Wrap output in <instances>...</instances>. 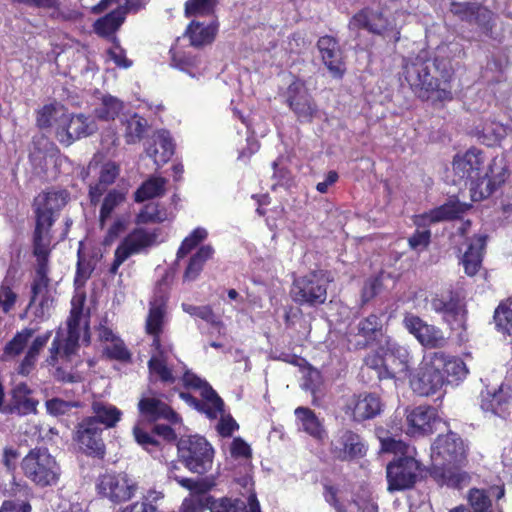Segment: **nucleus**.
Wrapping results in <instances>:
<instances>
[{
  "instance_id": "51",
  "label": "nucleus",
  "mask_w": 512,
  "mask_h": 512,
  "mask_svg": "<svg viewBox=\"0 0 512 512\" xmlns=\"http://www.w3.org/2000/svg\"><path fill=\"white\" fill-rule=\"evenodd\" d=\"M52 307L53 299L50 294L32 295L29 303L33 315L42 321L50 317Z\"/></svg>"
},
{
  "instance_id": "2",
  "label": "nucleus",
  "mask_w": 512,
  "mask_h": 512,
  "mask_svg": "<svg viewBox=\"0 0 512 512\" xmlns=\"http://www.w3.org/2000/svg\"><path fill=\"white\" fill-rule=\"evenodd\" d=\"M69 193L64 189L48 190L34 199L36 225L33 241L51 243L50 229L55 222L54 214L68 202Z\"/></svg>"
},
{
  "instance_id": "13",
  "label": "nucleus",
  "mask_w": 512,
  "mask_h": 512,
  "mask_svg": "<svg viewBox=\"0 0 512 512\" xmlns=\"http://www.w3.org/2000/svg\"><path fill=\"white\" fill-rule=\"evenodd\" d=\"M103 431L104 428L99 426L94 418L85 417L75 427L74 440L87 455L103 458L105 455Z\"/></svg>"
},
{
  "instance_id": "5",
  "label": "nucleus",
  "mask_w": 512,
  "mask_h": 512,
  "mask_svg": "<svg viewBox=\"0 0 512 512\" xmlns=\"http://www.w3.org/2000/svg\"><path fill=\"white\" fill-rule=\"evenodd\" d=\"M21 465L25 476L42 487L56 484L61 473L58 463L46 448L31 450Z\"/></svg>"
},
{
  "instance_id": "21",
  "label": "nucleus",
  "mask_w": 512,
  "mask_h": 512,
  "mask_svg": "<svg viewBox=\"0 0 512 512\" xmlns=\"http://www.w3.org/2000/svg\"><path fill=\"white\" fill-rule=\"evenodd\" d=\"M286 102L301 122H311L318 111L312 96L300 81L289 85Z\"/></svg>"
},
{
  "instance_id": "34",
  "label": "nucleus",
  "mask_w": 512,
  "mask_h": 512,
  "mask_svg": "<svg viewBox=\"0 0 512 512\" xmlns=\"http://www.w3.org/2000/svg\"><path fill=\"white\" fill-rule=\"evenodd\" d=\"M382 327L381 318L375 314H370L368 317L360 320L358 324L352 328V332L355 333V336L363 338V341H359L357 344L366 346L379 335H382Z\"/></svg>"
},
{
  "instance_id": "58",
  "label": "nucleus",
  "mask_w": 512,
  "mask_h": 512,
  "mask_svg": "<svg viewBox=\"0 0 512 512\" xmlns=\"http://www.w3.org/2000/svg\"><path fill=\"white\" fill-rule=\"evenodd\" d=\"M148 367L151 374H156L161 381L173 383L174 377L171 370L167 367L166 362L160 356H153L148 362Z\"/></svg>"
},
{
  "instance_id": "37",
  "label": "nucleus",
  "mask_w": 512,
  "mask_h": 512,
  "mask_svg": "<svg viewBox=\"0 0 512 512\" xmlns=\"http://www.w3.org/2000/svg\"><path fill=\"white\" fill-rule=\"evenodd\" d=\"M119 174V168L114 163H106L102 166L99 180L95 185L90 186L89 196L93 204L100 201V197L106 191L107 187L112 184Z\"/></svg>"
},
{
  "instance_id": "6",
  "label": "nucleus",
  "mask_w": 512,
  "mask_h": 512,
  "mask_svg": "<svg viewBox=\"0 0 512 512\" xmlns=\"http://www.w3.org/2000/svg\"><path fill=\"white\" fill-rule=\"evenodd\" d=\"M330 280L324 271H312L293 281L290 295L299 305L316 306L327 299V287Z\"/></svg>"
},
{
  "instance_id": "14",
  "label": "nucleus",
  "mask_w": 512,
  "mask_h": 512,
  "mask_svg": "<svg viewBox=\"0 0 512 512\" xmlns=\"http://www.w3.org/2000/svg\"><path fill=\"white\" fill-rule=\"evenodd\" d=\"M382 406L381 399L377 394L361 393L347 397L342 410L352 421L360 423L378 416L382 411Z\"/></svg>"
},
{
  "instance_id": "42",
  "label": "nucleus",
  "mask_w": 512,
  "mask_h": 512,
  "mask_svg": "<svg viewBox=\"0 0 512 512\" xmlns=\"http://www.w3.org/2000/svg\"><path fill=\"white\" fill-rule=\"evenodd\" d=\"M179 470V466L176 463L171 462L168 465V478L176 481L179 485L186 488L187 490H190L191 492L194 493L202 494L209 491L210 488L212 487V483L206 479L194 480L191 478L181 477L178 474Z\"/></svg>"
},
{
  "instance_id": "7",
  "label": "nucleus",
  "mask_w": 512,
  "mask_h": 512,
  "mask_svg": "<svg viewBox=\"0 0 512 512\" xmlns=\"http://www.w3.org/2000/svg\"><path fill=\"white\" fill-rule=\"evenodd\" d=\"M183 382L187 387L200 389L203 400H198L191 394L184 392L180 393V397L196 410L205 413L208 418L216 419L218 414L222 412L224 405L216 391L206 381L191 372L184 374Z\"/></svg>"
},
{
  "instance_id": "64",
  "label": "nucleus",
  "mask_w": 512,
  "mask_h": 512,
  "mask_svg": "<svg viewBox=\"0 0 512 512\" xmlns=\"http://www.w3.org/2000/svg\"><path fill=\"white\" fill-rule=\"evenodd\" d=\"M477 3H458L453 2L451 3L450 11L458 16L461 20L467 21L468 23L473 22V13L477 12Z\"/></svg>"
},
{
  "instance_id": "46",
  "label": "nucleus",
  "mask_w": 512,
  "mask_h": 512,
  "mask_svg": "<svg viewBox=\"0 0 512 512\" xmlns=\"http://www.w3.org/2000/svg\"><path fill=\"white\" fill-rule=\"evenodd\" d=\"M81 362L78 353L72 362H69L65 359L59 358L55 367L54 377L58 381L66 382V383H76L81 380V376L79 373L73 371L74 367H77Z\"/></svg>"
},
{
  "instance_id": "30",
  "label": "nucleus",
  "mask_w": 512,
  "mask_h": 512,
  "mask_svg": "<svg viewBox=\"0 0 512 512\" xmlns=\"http://www.w3.org/2000/svg\"><path fill=\"white\" fill-rule=\"evenodd\" d=\"M147 155L160 167L167 163L174 154V145L169 132L162 130L153 135V145L146 149Z\"/></svg>"
},
{
  "instance_id": "28",
  "label": "nucleus",
  "mask_w": 512,
  "mask_h": 512,
  "mask_svg": "<svg viewBox=\"0 0 512 512\" xmlns=\"http://www.w3.org/2000/svg\"><path fill=\"white\" fill-rule=\"evenodd\" d=\"M481 408L485 412L501 418H506L512 413V387L501 385L494 393L487 392L483 395Z\"/></svg>"
},
{
  "instance_id": "22",
  "label": "nucleus",
  "mask_w": 512,
  "mask_h": 512,
  "mask_svg": "<svg viewBox=\"0 0 512 512\" xmlns=\"http://www.w3.org/2000/svg\"><path fill=\"white\" fill-rule=\"evenodd\" d=\"M410 355L406 347L394 341H387V348L382 357L384 372L380 377L396 378L400 375L406 376L409 369Z\"/></svg>"
},
{
  "instance_id": "48",
  "label": "nucleus",
  "mask_w": 512,
  "mask_h": 512,
  "mask_svg": "<svg viewBox=\"0 0 512 512\" xmlns=\"http://www.w3.org/2000/svg\"><path fill=\"white\" fill-rule=\"evenodd\" d=\"M469 205L459 201H449L431 212L433 221L452 220L458 218L469 209Z\"/></svg>"
},
{
  "instance_id": "8",
  "label": "nucleus",
  "mask_w": 512,
  "mask_h": 512,
  "mask_svg": "<svg viewBox=\"0 0 512 512\" xmlns=\"http://www.w3.org/2000/svg\"><path fill=\"white\" fill-rule=\"evenodd\" d=\"M97 493L114 504L130 500L138 490V483L126 473H104L95 484Z\"/></svg>"
},
{
  "instance_id": "20",
  "label": "nucleus",
  "mask_w": 512,
  "mask_h": 512,
  "mask_svg": "<svg viewBox=\"0 0 512 512\" xmlns=\"http://www.w3.org/2000/svg\"><path fill=\"white\" fill-rule=\"evenodd\" d=\"M349 30L354 33V38L358 36V30L363 28L374 34H383L391 30L394 31V41L400 39V31L396 25L391 23L384 17L382 12L373 11L371 9H363L350 20Z\"/></svg>"
},
{
  "instance_id": "15",
  "label": "nucleus",
  "mask_w": 512,
  "mask_h": 512,
  "mask_svg": "<svg viewBox=\"0 0 512 512\" xmlns=\"http://www.w3.org/2000/svg\"><path fill=\"white\" fill-rule=\"evenodd\" d=\"M98 130L96 122L84 114L72 115L66 112L62 120V126L56 129L57 140L69 146L74 141L94 134Z\"/></svg>"
},
{
  "instance_id": "55",
  "label": "nucleus",
  "mask_w": 512,
  "mask_h": 512,
  "mask_svg": "<svg viewBox=\"0 0 512 512\" xmlns=\"http://www.w3.org/2000/svg\"><path fill=\"white\" fill-rule=\"evenodd\" d=\"M496 325L507 334H512V302L502 303L494 313Z\"/></svg>"
},
{
  "instance_id": "26",
  "label": "nucleus",
  "mask_w": 512,
  "mask_h": 512,
  "mask_svg": "<svg viewBox=\"0 0 512 512\" xmlns=\"http://www.w3.org/2000/svg\"><path fill=\"white\" fill-rule=\"evenodd\" d=\"M50 244L47 242L33 241V253L37 258L36 275L32 284V295L50 294L48 290V257Z\"/></svg>"
},
{
  "instance_id": "62",
  "label": "nucleus",
  "mask_w": 512,
  "mask_h": 512,
  "mask_svg": "<svg viewBox=\"0 0 512 512\" xmlns=\"http://www.w3.org/2000/svg\"><path fill=\"white\" fill-rule=\"evenodd\" d=\"M477 12L473 13V22L471 24L478 25L485 33L491 31L493 27V13L477 4Z\"/></svg>"
},
{
  "instance_id": "39",
  "label": "nucleus",
  "mask_w": 512,
  "mask_h": 512,
  "mask_svg": "<svg viewBox=\"0 0 512 512\" xmlns=\"http://www.w3.org/2000/svg\"><path fill=\"white\" fill-rule=\"evenodd\" d=\"M295 415L300 420L302 429L315 439L322 440L326 436L325 429L315 413L306 407H298Z\"/></svg>"
},
{
  "instance_id": "47",
  "label": "nucleus",
  "mask_w": 512,
  "mask_h": 512,
  "mask_svg": "<svg viewBox=\"0 0 512 512\" xmlns=\"http://www.w3.org/2000/svg\"><path fill=\"white\" fill-rule=\"evenodd\" d=\"M416 339L427 348H442L447 344V338L443 332L439 328L427 323L422 326V330Z\"/></svg>"
},
{
  "instance_id": "41",
  "label": "nucleus",
  "mask_w": 512,
  "mask_h": 512,
  "mask_svg": "<svg viewBox=\"0 0 512 512\" xmlns=\"http://www.w3.org/2000/svg\"><path fill=\"white\" fill-rule=\"evenodd\" d=\"M66 109L62 105H45L37 113V125L40 128L55 127V130L62 126V120L66 115Z\"/></svg>"
},
{
  "instance_id": "12",
  "label": "nucleus",
  "mask_w": 512,
  "mask_h": 512,
  "mask_svg": "<svg viewBox=\"0 0 512 512\" xmlns=\"http://www.w3.org/2000/svg\"><path fill=\"white\" fill-rule=\"evenodd\" d=\"M419 472L420 464L413 457L395 459L386 469L388 490L392 492L411 488L416 483Z\"/></svg>"
},
{
  "instance_id": "32",
  "label": "nucleus",
  "mask_w": 512,
  "mask_h": 512,
  "mask_svg": "<svg viewBox=\"0 0 512 512\" xmlns=\"http://www.w3.org/2000/svg\"><path fill=\"white\" fill-rule=\"evenodd\" d=\"M477 136L483 144L492 147L500 144L505 137H512V128L495 120H485L478 128Z\"/></svg>"
},
{
  "instance_id": "16",
  "label": "nucleus",
  "mask_w": 512,
  "mask_h": 512,
  "mask_svg": "<svg viewBox=\"0 0 512 512\" xmlns=\"http://www.w3.org/2000/svg\"><path fill=\"white\" fill-rule=\"evenodd\" d=\"M484 155L478 149H470L463 155H457L453 161V171L460 180L470 183V190L482 180Z\"/></svg>"
},
{
  "instance_id": "36",
  "label": "nucleus",
  "mask_w": 512,
  "mask_h": 512,
  "mask_svg": "<svg viewBox=\"0 0 512 512\" xmlns=\"http://www.w3.org/2000/svg\"><path fill=\"white\" fill-rule=\"evenodd\" d=\"M165 312V300L162 297L155 299L150 303L149 314L146 321V330L149 334L155 335L153 345L157 348L160 346L158 334L161 332Z\"/></svg>"
},
{
  "instance_id": "11",
  "label": "nucleus",
  "mask_w": 512,
  "mask_h": 512,
  "mask_svg": "<svg viewBox=\"0 0 512 512\" xmlns=\"http://www.w3.org/2000/svg\"><path fill=\"white\" fill-rule=\"evenodd\" d=\"M442 360L438 357L430 358V361L423 362L416 373L410 379L412 390L420 396L435 394L444 385V376L440 372Z\"/></svg>"
},
{
  "instance_id": "43",
  "label": "nucleus",
  "mask_w": 512,
  "mask_h": 512,
  "mask_svg": "<svg viewBox=\"0 0 512 512\" xmlns=\"http://www.w3.org/2000/svg\"><path fill=\"white\" fill-rule=\"evenodd\" d=\"M166 184L167 179L163 177L149 178L135 192V201L143 202L164 195Z\"/></svg>"
},
{
  "instance_id": "40",
  "label": "nucleus",
  "mask_w": 512,
  "mask_h": 512,
  "mask_svg": "<svg viewBox=\"0 0 512 512\" xmlns=\"http://www.w3.org/2000/svg\"><path fill=\"white\" fill-rule=\"evenodd\" d=\"M432 355L441 358L440 372L443 371L450 378L448 379L449 382L461 380L467 375L468 370L461 359L449 357L443 352H435Z\"/></svg>"
},
{
  "instance_id": "45",
  "label": "nucleus",
  "mask_w": 512,
  "mask_h": 512,
  "mask_svg": "<svg viewBox=\"0 0 512 512\" xmlns=\"http://www.w3.org/2000/svg\"><path fill=\"white\" fill-rule=\"evenodd\" d=\"M123 125L125 127L124 136L126 142L128 144H134L142 139L147 128V121L139 115L133 114L126 117L125 121H123Z\"/></svg>"
},
{
  "instance_id": "54",
  "label": "nucleus",
  "mask_w": 512,
  "mask_h": 512,
  "mask_svg": "<svg viewBox=\"0 0 512 512\" xmlns=\"http://www.w3.org/2000/svg\"><path fill=\"white\" fill-rule=\"evenodd\" d=\"M467 499L473 509L472 512H487L492 505L489 491L484 489H471L468 493Z\"/></svg>"
},
{
  "instance_id": "18",
  "label": "nucleus",
  "mask_w": 512,
  "mask_h": 512,
  "mask_svg": "<svg viewBox=\"0 0 512 512\" xmlns=\"http://www.w3.org/2000/svg\"><path fill=\"white\" fill-rule=\"evenodd\" d=\"M509 170L504 157H495L483 172L482 180L472 188L473 200L489 197L508 178Z\"/></svg>"
},
{
  "instance_id": "10",
  "label": "nucleus",
  "mask_w": 512,
  "mask_h": 512,
  "mask_svg": "<svg viewBox=\"0 0 512 512\" xmlns=\"http://www.w3.org/2000/svg\"><path fill=\"white\" fill-rule=\"evenodd\" d=\"M434 468L441 466L460 465L466 459V448L463 440L453 432L440 435L432 447Z\"/></svg>"
},
{
  "instance_id": "63",
  "label": "nucleus",
  "mask_w": 512,
  "mask_h": 512,
  "mask_svg": "<svg viewBox=\"0 0 512 512\" xmlns=\"http://www.w3.org/2000/svg\"><path fill=\"white\" fill-rule=\"evenodd\" d=\"M105 354L111 358L119 361H128L131 357L129 351L125 347L122 340L119 338L110 344L106 345L104 348Z\"/></svg>"
},
{
  "instance_id": "4",
  "label": "nucleus",
  "mask_w": 512,
  "mask_h": 512,
  "mask_svg": "<svg viewBox=\"0 0 512 512\" xmlns=\"http://www.w3.org/2000/svg\"><path fill=\"white\" fill-rule=\"evenodd\" d=\"M82 317L81 308L73 307L67 320L66 334L61 330L57 331L51 346L46 362L49 366H55L59 358L72 362L79 351L80 321Z\"/></svg>"
},
{
  "instance_id": "53",
  "label": "nucleus",
  "mask_w": 512,
  "mask_h": 512,
  "mask_svg": "<svg viewBox=\"0 0 512 512\" xmlns=\"http://www.w3.org/2000/svg\"><path fill=\"white\" fill-rule=\"evenodd\" d=\"M35 329L25 328L18 332L5 346L4 352L8 356L19 355L27 346L29 340L32 338Z\"/></svg>"
},
{
  "instance_id": "49",
  "label": "nucleus",
  "mask_w": 512,
  "mask_h": 512,
  "mask_svg": "<svg viewBox=\"0 0 512 512\" xmlns=\"http://www.w3.org/2000/svg\"><path fill=\"white\" fill-rule=\"evenodd\" d=\"M168 220V213L158 203L146 204L136 217L137 224L161 223Z\"/></svg>"
},
{
  "instance_id": "33",
  "label": "nucleus",
  "mask_w": 512,
  "mask_h": 512,
  "mask_svg": "<svg viewBox=\"0 0 512 512\" xmlns=\"http://www.w3.org/2000/svg\"><path fill=\"white\" fill-rule=\"evenodd\" d=\"M94 418L104 429L113 428L121 420L122 412L114 405L102 401H94L91 405Z\"/></svg>"
},
{
  "instance_id": "57",
  "label": "nucleus",
  "mask_w": 512,
  "mask_h": 512,
  "mask_svg": "<svg viewBox=\"0 0 512 512\" xmlns=\"http://www.w3.org/2000/svg\"><path fill=\"white\" fill-rule=\"evenodd\" d=\"M215 0H188L185 5L187 16H203L213 12Z\"/></svg>"
},
{
  "instance_id": "19",
  "label": "nucleus",
  "mask_w": 512,
  "mask_h": 512,
  "mask_svg": "<svg viewBox=\"0 0 512 512\" xmlns=\"http://www.w3.org/2000/svg\"><path fill=\"white\" fill-rule=\"evenodd\" d=\"M432 309L443 315L452 330H464L466 324V310L462 299L452 292L447 297L435 296L431 300Z\"/></svg>"
},
{
  "instance_id": "27",
  "label": "nucleus",
  "mask_w": 512,
  "mask_h": 512,
  "mask_svg": "<svg viewBox=\"0 0 512 512\" xmlns=\"http://www.w3.org/2000/svg\"><path fill=\"white\" fill-rule=\"evenodd\" d=\"M31 389L26 383H19L11 390V400L6 404L3 414L25 416L36 413L38 401L31 397Z\"/></svg>"
},
{
  "instance_id": "9",
  "label": "nucleus",
  "mask_w": 512,
  "mask_h": 512,
  "mask_svg": "<svg viewBox=\"0 0 512 512\" xmlns=\"http://www.w3.org/2000/svg\"><path fill=\"white\" fill-rule=\"evenodd\" d=\"M157 232L136 228L130 232L118 245L114 253V261L110 273L116 274L120 265L130 256L141 253L157 242Z\"/></svg>"
},
{
  "instance_id": "23",
  "label": "nucleus",
  "mask_w": 512,
  "mask_h": 512,
  "mask_svg": "<svg viewBox=\"0 0 512 512\" xmlns=\"http://www.w3.org/2000/svg\"><path fill=\"white\" fill-rule=\"evenodd\" d=\"M138 409L140 414L148 421L164 419L172 424L180 421L179 415L167 403L152 393L142 396L138 402Z\"/></svg>"
},
{
  "instance_id": "60",
  "label": "nucleus",
  "mask_w": 512,
  "mask_h": 512,
  "mask_svg": "<svg viewBox=\"0 0 512 512\" xmlns=\"http://www.w3.org/2000/svg\"><path fill=\"white\" fill-rule=\"evenodd\" d=\"M124 200L122 193L112 190L104 198L101 210H100V221L104 224L105 220L108 219L114 210Z\"/></svg>"
},
{
  "instance_id": "31",
  "label": "nucleus",
  "mask_w": 512,
  "mask_h": 512,
  "mask_svg": "<svg viewBox=\"0 0 512 512\" xmlns=\"http://www.w3.org/2000/svg\"><path fill=\"white\" fill-rule=\"evenodd\" d=\"M487 236L477 235L473 237L468 245L467 251L463 255V265L465 273L468 276H474L482 264L483 252L486 247Z\"/></svg>"
},
{
  "instance_id": "25",
  "label": "nucleus",
  "mask_w": 512,
  "mask_h": 512,
  "mask_svg": "<svg viewBox=\"0 0 512 512\" xmlns=\"http://www.w3.org/2000/svg\"><path fill=\"white\" fill-rule=\"evenodd\" d=\"M440 422L436 410L428 406H418L407 415L408 430L411 435L431 434Z\"/></svg>"
},
{
  "instance_id": "3",
  "label": "nucleus",
  "mask_w": 512,
  "mask_h": 512,
  "mask_svg": "<svg viewBox=\"0 0 512 512\" xmlns=\"http://www.w3.org/2000/svg\"><path fill=\"white\" fill-rule=\"evenodd\" d=\"M177 452L179 461L192 473L203 475L212 468L214 449L202 436L181 437Z\"/></svg>"
},
{
  "instance_id": "59",
  "label": "nucleus",
  "mask_w": 512,
  "mask_h": 512,
  "mask_svg": "<svg viewBox=\"0 0 512 512\" xmlns=\"http://www.w3.org/2000/svg\"><path fill=\"white\" fill-rule=\"evenodd\" d=\"M384 275L379 274L376 277L370 278L365 282L362 289V302L367 303L373 299L376 295L380 294L384 290Z\"/></svg>"
},
{
  "instance_id": "52",
  "label": "nucleus",
  "mask_w": 512,
  "mask_h": 512,
  "mask_svg": "<svg viewBox=\"0 0 512 512\" xmlns=\"http://www.w3.org/2000/svg\"><path fill=\"white\" fill-rule=\"evenodd\" d=\"M45 406L50 415L60 417L72 414L74 409H78L82 406V403L79 401H66L55 397L47 400Z\"/></svg>"
},
{
  "instance_id": "1",
  "label": "nucleus",
  "mask_w": 512,
  "mask_h": 512,
  "mask_svg": "<svg viewBox=\"0 0 512 512\" xmlns=\"http://www.w3.org/2000/svg\"><path fill=\"white\" fill-rule=\"evenodd\" d=\"M438 67L435 60L418 55L404 65V78L412 91L422 100L435 99L446 101L452 99L451 91L440 86L436 76Z\"/></svg>"
},
{
  "instance_id": "44",
  "label": "nucleus",
  "mask_w": 512,
  "mask_h": 512,
  "mask_svg": "<svg viewBox=\"0 0 512 512\" xmlns=\"http://www.w3.org/2000/svg\"><path fill=\"white\" fill-rule=\"evenodd\" d=\"M214 253L211 245H203L190 258L188 266L184 273L185 280H195L203 269L204 263L209 260Z\"/></svg>"
},
{
  "instance_id": "17",
  "label": "nucleus",
  "mask_w": 512,
  "mask_h": 512,
  "mask_svg": "<svg viewBox=\"0 0 512 512\" xmlns=\"http://www.w3.org/2000/svg\"><path fill=\"white\" fill-rule=\"evenodd\" d=\"M330 451L340 461H352L366 455L367 445L359 434L345 429L331 441Z\"/></svg>"
},
{
  "instance_id": "56",
  "label": "nucleus",
  "mask_w": 512,
  "mask_h": 512,
  "mask_svg": "<svg viewBox=\"0 0 512 512\" xmlns=\"http://www.w3.org/2000/svg\"><path fill=\"white\" fill-rule=\"evenodd\" d=\"M207 235L208 233L204 228H196L188 237L183 240L177 252V257L182 258L186 256L194 247L205 240Z\"/></svg>"
},
{
  "instance_id": "24",
  "label": "nucleus",
  "mask_w": 512,
  "mask_h": 512,
  "mask_svg": "<svg viewBox=\"0 0 512 512\" xmlns=\"http://www.w3.org/2000/svg\"><path fill=\"white\" fill-rule=\"evenodd\" d=\"M322 61L333 77L341 78L345 72L343 53L339 44L332 36L320 37L317 42Z\"/></svg>"
},
{
  "instance_id": "29",
  "label": "nucleus",
  "mask_w": 512,
  "mask_h": 512,
  "mask_svg": "<svg viewBox=\"0 0 512 512\" xmlns=\"http://www.w3.org/2000/svg\"><path fill=\"white\" fill-rule=\"evenodd\" d=\"M119 7L106 16L98 19L94 24L95 32L103 37L112 35L125 20L127 12L132 8L133 3L130 0L120 2Z\"/></svg>"
},
{
  "instance_id": "35",
  "label": "nucleus",
  "mask_w": 512,
  "mask_h": 512,
  "mask_svg": "<svg viewBox=\"0 0 512 512\" xmlns=\"http://www.w3.org/2000/svg\"><path fill=\"white\" fill-rule=\"evenodd\" d=\"M457 465L441 466L434 468L435 477H439L442 484L448 487L461 489L470 483L469 473L456 467Z\"/></svg>"
},
{
  "instance_id": "61",
  "label": "nucleus",
  "mask_w": 512,
  "mask_h": 512,
  "mask_svg": "<svg viewBox=\"0 0 512 512\" xmlns=\"http://www.w3.org/2000/svg\"><path fill=\"white\" fill-rule=\"evenodd\" d=\"M247 504L240 499H221L211 507V512H246Z\"/></svg>"
},
{
  "instance_id": "38",
  "label": "nucleus",
  "mask_w": 512,
  "mask_h": 512,
  "mask_svg": "<svg viewBox=\"0 0 512 512\" xmlns=\"http://www.w3.org/2000/svg\"><path fill=\"white\" fill-rule=\"evenodd\" d=\"M187 35L192 46L200 47L210 44L216 35V26L212 23L192 21L188 26Z\"/></svg>"
},
{
  "instance_id": "50",
  "label": "nucleus",
  "mask_w": 512,
  "mask_h": 512,
  "mask_svg": "<svg viewBox=\"0 0 512 512\" xmlns=\"http://www.w3.org/2000/svg\"><path fill=\"white\" fill-rule=\"evenodd\" d=\"M122 109L123 103L119 99L113 96H105L99 107L95 109V114L99 119L108 121L115 119Z\"/></svg>"
}]
</instances>
